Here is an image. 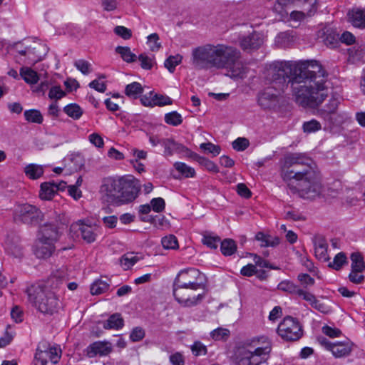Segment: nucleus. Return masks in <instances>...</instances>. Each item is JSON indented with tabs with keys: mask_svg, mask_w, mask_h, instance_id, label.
Masks as SVG:
<instances>
[{
	"mask_svg": "<svg viewBox=\"0 0 365 365\" xmlns=\"http://www.w3.org/2000/svg\"><path fill=\"white\" fill-rule=\"evenodd\" d=\"M220 249L224 255L230 256L236 252L237 245L233 240L225 239L221 242Z\"/></svg>",
	"mask_w": 365,
	"mask_h": 365,
	"instance_id": "72a5a7b5",
	"label": "nucleus"
},
{
	"mask_svg": "<svg viewBox=\"0 0 365 365\" xmlns=\"http://www.w3.org/2000/svg\"><path fill=\"white\" fill-rule=\"evenodd\" d=\"M314 252L316 257L321 260L327 261L329 259L327 256V243L322 237H316L314 241Z\"/></svg>",
	"mask_w": 365,
	"mask_h": 365,
	"instance_id": "4be33fe9",
	"label": "nucleus"
},
{
	"mask_svg": "<svg viewBox=\"0 0 365 365\" xmlns=\"http://www.w3.org/2000/svg\"><path fill=\"white\" fill-rule=\"evenodd\" d=\"M231 47L223 44H206L197 47L192 51L191 63L197 69L221 68L225 66L226 56L232 53Z\"/></svg>",
	"mask_w": 365,
	"mask_h": 365,
	"instance_id": "20e7f679",
	"label": "nucleus"
},
{
	"mask_svg": "<svg viewBox=\"0 0 365 365\" xmlns=\"http://www.w3.org/2000/svg\"><path fill=\"white\" fill-rule=\"evenodd\" d=\"M140 185L133 176L106 178L101 186L103 199L114 205L130 203L138 197Z\"/></svg>",
	"mask_w": 365,
	"mask_h": 365,
	"instance_id": "7ed1b4c3",
	"label": "nucleus"
},
{
	"mask_svg": "<svg viewBox=\"0 0 365 365\" xmlns=\"http://www.w3.org/2000/svg\"><path fill=\"white\" fill-rule=\"evenodd\" d=\"M200 148L212 154L214 156L219 155L221 151V148L219 145H215L212 143H202L200 144Z\"/></svg>",
	"mask_w": 365,
	"mask_h": 365,
	"instance_id": "6e6d98bb",
	"label": "nucleus"
},
{
	"mask_svg": "<svg viewBox=\"0 0 365 365\" xmlns=\"http://www.w3.org/2000/svg\"><path fill=\"white\" fill-rule=\"evenodd\" d=\"M281 91L278 88L273 86L267 88L258 96V104L263 109L270 108L274 106L277 98Z\"/></svg>",
	"mask_w": 365,
	"mask_h": 365,
	"instance_id": "2eb2a0df",
	"label": "nucleus"
},
{
	"mask_svg": "<svg viewBox=\"0 0 365 365\" xmlns=\"http://www.w3.org/2000/svg\"><path fill=\"white\" fill-rule=\"evenodd\" d=\"M182 59V56L180 55L170 56L165 61V67L170 73H173L175 67L181 63Z\"/></svg>",
	"mask_w": 365,
	"mask_h": 365,
	"instance_id": "37998d69",
	"label": "nucleus"
},
{
	"mask_svg": "<svg viewBox=\"0 0 365 365\" xmlns=\"http://www.w3.org/2000/svg\"><path fill=\"white\" fill-rule=\"evenodd\" d=\"M249 145V140L245 138H238L232 142V148L237 151L245 150Z\"/></svg>",
	"mask_w": 365,
	"mask_h": 365,
	"instance_id": "13d9d810",
	"label": "nucleus"
},
{
	"mask_svg": "<svg viewBox=\"0 0 365 365\" xmlns=\"http://www.w3.org/2000/svg\"><path fill=\"white\" fill-rule=\"evenodd\" d=\"M65 92L61 88L60 86H53L48 92V97L51 99L58 100L65 96Z\"/></svg>",
	"mask_w": 365,
	"mask_h": 365,
	"instance_id": "69168bd1",
	"label": "nucleus"
},
{
	"mask_svg": "<svg viewBox=\"0 0 365 365\" xmlns=\"http://www.w3.org/2000/svg\"><path fill=\"white\" fill-rule=\"evenodd\" d=\"M205 289L173 285V293L175 300L184 307L200 304L205 297Z\"/></svg>",
	"mask_w": 365,
	"mask_h": 365,
	"instance_id": "0eeeda50",
	"label": "nucleus"
},
{
	"mask_svg": "<svg viewBox=\"0 0 365 365\" xmlns=\"http://www.w3.org/2000/svg\"><path fill=\"white\" fill-rule=\"evenodd\" d=\"M74 66L84 75H88L91 72V64L86 60H77L74 62Z\"/></svg>",
	"mask_w": 365,
	"mask_h": 365,
	"instance_id": "09e8293b",
	"label": "nucleus"
},
{
	"mask_svg": "<svg viewBox=\"0 0 365 365\" xmlns=\"http://www.w3.org/2000/svg\"><path fill=\"white\" fill-rule=\"evenodd\" d=\"M192 158L197 160L200 164L203 165L209 171H212L214 173H217L219 171L217 165L215 164L212 161H211L205 158L200 157L195 153H193Z\"/></svg>",
	"mask_w": 365,
	"mask_h": 365,
	"instance_id": "79ce46f5",
	"label": "nucleus"
},
{
	"mask_svg": "<svg viewBox=\"0 0 365 365\" xmlns=\"http://www.w3.org/2000/svg\"><path fill=\"white\" fill-rule=\"evenodd\" d=\"M139 257L133 252H128L123 255L120 260L121 266L124 269H128L133 267L138 261Z\"/></svg>",
	"mask_w": 365,
	"mask_h": 365,
	"instance_id": "473e14b6",
	"label": "nucleus"
},
{
	"mask_svg": "<svg viewBox=\"0 0 365 365\" xmlns=\"http://www.w3.org/2000/svg\"><path fill=\"white\" fill-rule=\"evenodd\" d=\"M24 117L29 123L41 124L43 122V115L39 110L36 109L25 110Z\"/></svg>",
	"mask_w": 365,
	"mask_h": 365,
	"instance_id": "f704fd0d",
	"label": "nucleus"
},
{
	"mask_svg": "<svg viewBox=\"0 0 365 365\" xmlns=\"http://www.w3.org/2000/svg\"><path fill=\"white\" fill-rule=\"evenodd\" d=\"M277 333L284 340L294 341L302 336L303 330L297 319L288 316L284 317L278 325Z\"/></svg>",
	"mask_w": 365,
	"mask_h": 365,
	"instance_id": "9b49d317",
	"label": "nucleus"
},
{
	"mask_svg": "<svg viewBox=\"0 0 365 365\" xmlns=\"http://www.w3.org/2000/svg\"><path fill=\"white\" fill-rule=\"evenodd\" d=\"M43 352L53 364H56L61 358V350L58 347H50Z\"/></svg>",
	"mask_w": 365,
	"mask_h": 365,
	"instance_id": "8fccbe9b",
	"label": "nucleus"
},
{
	"mask_svg": "<svg viewBox=\"0 0 365 365\" xmlns=\"http://www.w3.org/2000/svg\"><path fill=\"white\" fill-rule=\"evenodd\" d=\"M27 293L29 302L44 314L52 315L61 307L58 297L47 285L31 286Z\"/></svg>",
	"mask_w": 365,
	"mask_h": 365,
	"instance_id": "423d86ee",
	"label": "nucleus"
},
{
	"mask_svg": "<svg viewBox=\"0 0 365 365\" xmlns=\"http://www.w3.org/2000/svg\"><path fill=\"white\" fill-rule=\"evenodd\" d=\"M43 218L44 215L39 208L28 203L19 205L14 212L15 221L30 225H38Z\"/></svg>",
	"mask_w": 365,
	"mask_h": 365,
	"instance_id": "9d476101",
	"label": "nucleus"
},
{
	"mask_svg": "<svg viewBox=\"0 0 365 365\" xmlns=\"http://www.w3.org/2000/svg\"><path fill=\"white\" fill-rule=\"evenodd\" d=\"M153 101L155 106H164L166 105H171L173 103L170 97L161 94L153 95Z\"/></svg>",
	"mask_w": 365,
	"mask_h": 365,
	"instance_id": "864d4df0",
	"label": "nucleus"
},
{
	"mask_svg": "<svg viewBox=\"0 0 365 365\" xmlns=\"http://www.w3.org/2000/svg\"><path fill=\"white\" fill-rule=\"evenodd\" d=\"M115 51L117 53L120 54L123 60L127 63H133L136 61V55L133 53L128 46H117Z\"/></svg>",
	"mask_w": 365,
	"mask_h": 365,
	"instance_id": "c756f323",
	"label": "nucleus"
},
{
	"mask_svg": "<svg viewBox=\"0 0 365 365\" xmlns=\"http://www.w3.org/2000/svg\"><path fill=\"white\" fill-rule=\"evenodd\" d=\"M174 167L176 170L185 178H193L195 175L194 168L187 165L184 163L177 162L174 164Z\"/></svg>",
	"mask_w": 365,
	"mask_h": 365,
	"instance_id": "e433bc0d",
	"label": "nucleus"
},
{
	"mask_svg": "<svg viewBox=\"0 0 365 365\" xmlns=\"http://www.w3.org/2000/svg\"><path fill=\"white\" fill-rule=\"evenodd\" d=\"M255 239L261 242L262 247H275L279 244L278 237L266 235L262 232L257 233Z\"/></svg>",
	"mask_w": 365,
	"mask_h": 365,
	"instance_id": "393cba45",
	"label": "nucleus"
},
{
	"mask_svg": "<svg viewBox=\"0 0 365 365\" xmlns=\"http://www.w3.org/2000/svg\"><path fill=\"white\" fill-rule=\"evenodd\" d=\"M361 271L351 270L349 274V279L354 284H361L364 280V276L361 274Z\"/></svg>",
	"mask_w": 365,
	"mask_h": 365,
	"instance_id": "774afa93",
	"label": "nucleus"
},
{
	"mask_svg": "<svg viewBox=\"0 0 365 365\" xmlns=\"http://www.w3.org/2000/svg\"><path fill=\"white\" fill-rule=\"evenodd\" d=\"M278 289L282 290L283 292H289L290 294H298V291H299L300 288H299L296 284H294L292 282L289 280H284L281 282L278 286Z\"/></svg>",
	"mask_w": 365,
	"mask_h": 365,
	"instance_id": "a19ab883",
	"label": "nucleus"
},
{
	"mask_svg": "<svg viewBox=\"0 0 365 365\" xmlns=\"http://www.w3.org/2000/svg\"><path fill=\"white\" fill-rule=\"evenodd\" d=\"M211 336L215 340H222L226 339L230 335V331L224 328H217L211 333Z\"/></svg>",
	"mask_w": 365,
	"mask_h": 365,
	"instance_id": "4d7b16f0",
	"label": "nucleus"
},
{
	"mask_svg": "<svg viewBox=\"0 0 365 365\" xmlns=\"http://www.w3.org/2000/svg\"><path fill=\"white\" fill-rule=\"evenodd\" d=\"M220 241V237L217 236L205 235L202 239L203 244L211 249H216Z\"/></svg>",
	"mask_w": 365,
	"mask_h": 365,
	"instance_id": "052dcab7",
	"label": "nucleus"
},
{
	"mask_svg": "<svg viewBox=\"0 0 365 365\" xmlns=\"http://www.w3.org/2000/svg\"><path fill=\"white\" fill-rule=\"evenodd\" d=\"M239 43L241 48L246 51L258 49L263 43V38L260 34L252 32L247 36L240 38Z\"/></svg>",
	"mask_w": 365,
	"mask_h": 365,
	"instance_id": "f3484780",
	"label": "nucleus"
},
{
	"mask_svg": "<svg viewBox=\"0 0 365 365\" xmlns=\"http://www.w3.org/2000/svg\"><path fill=\"white\" fill-rule=\"evenodd\" d=\"M143 92V88L138 82H133L126 86L125 93L130 98L136 99Z\"/></svg>",
	"mask_w": 365,
	"mask_h": 365,
	"instance_id": "cd10ccee",
	"label": "nucleus"
},
{
	"mask_svg": "<svg viewBox=\"0 0 365 365\" xmlns=\"http://www.w3.org/2000/svg\"><path fill=\"white\" fill-rule=\"evenodd\" d=\"M349 53L350 58H351L354 61H359L364 56L365 49L361 46H354L349 49Z\"/></svg>",
	"mask_w": 365,
	"mask_h": 365,
	"instance_id": "603ef678",
	"label": "nucleus"
},
{
	"mask_svg": "<svg viewBox=\"0 0 365 365\" xmlns=\"http://www.w3.org/2000/svg\"><path fill=\"white\" fill-rule=\"evenodd\" d=\"M302 129L307 133H315L322 129V125L318 120L312 119L304 122Z\"/></svg>",
	"mask_w": 365,
	"mask_h": 365,
	"instance_id": "ea45409f",
	"label": "nucleus"
},
{
	"mask_svg": "<svg viewBox=\"0 0 365 365\" xmlns=\"http://www.w3.org/2000/svg\"><path fill=\"white\" fill-rule=\"evenodd\" d=\"M165 155H173L174 153L182 154L187 157H192L193 153L183 145L175 142L171 138H165L162 142Z\"/></svg>",
	"mask_w": 365,
	"mask_h": 365,
	"instance_id": "dca6fc26",
	"label": "nucleus"
},
{
	"mask_svg": "<svg viewBox=\"0 0 365 365\" xmlns=\"http://www.w3.org/2000/svg\"><path fill=\"white\" fill-rule=\"evenodd\" d=\"M72 163H73V165H68V170L72 172H77L81 170L82 166L83 165V160L81 156L76 155L71 158Z\"/></svg>",
	"mask_w": 365,
	"mask_h": 365,
	"instance_id": "0e129e2a",
	"label": "nucleus"
},
{
	"mask_svg": "<svg viewBox=\"0 0 365 365\" xmlns=\"http://www.w3.org/2000/svg\"><path fill=\"white\" fill-rule=\"evenodd\" d=\"M101 78H104L105 77L104 76H102L98 79L92 81L89 83V86L90 88H93L98 92L104 93L106 90V85L104 82L100 81Z\"/></svg>",
	"mask_w": 365,
	"mask_h": 365,
	"instance_id": "338daca9",
	"label": "nucleus"
},
{
	"mask_svg": "<svg viewBox=\"0 0 365 365\" xmlns=\"http://www.w3.org/2000/svg\"><path fill=\"white\" fill-rule=\"evenodd\" d=\"M341 99L339 94H333L329 102L322 108L318 110V115L329 125L342 123L345 119V115L338 111Z\"/></svg>",
	"mask_w": 365,
	"mask_h": 365,
	"instance_id": "1a4fd4ad",
	"label": "nucleus"
},
{
	"mask_svg": "<svg viewBox=\"0 0 365 365\" xmlns=\"http://www.w3.org/2000/svg\"><path fill=\"white\" fill-rule=\"evenodd\" d=\"M123 327V319L119 314H113L104 323L106 329H120Z\"/></svg>",
	"mask_w": 365,
	"mask_h": 365,
	"instance_id": "bb28decb",
	"label": "nucleus"
},
{
	"mask_svg": "<svg viewBox=\"0 0 365 365\" xmlns=\"http://www.w3.org/2000/svg\"><path fill=\"white\" fill-rule=\"evenodd\" d=\"M113 351L112 344L106 341H98L90 344L86 349V354L93 358L97 356H106Z\"/></svg>",
	"mask_w": 365,
	"mask_h": 365,
	"instance_id": "a211bd4d",
	"label": "nucleus"
},
{
	"mask_svg": "<svg viewBox=\"0 0 365 365\" xmlns=\"http://www.w3.org/2000/svg\"><path fill=\"white\" fill-rule=\"evenodd\" d=\"M63 111L74 120L79 119L83 115L82 108L76 103H71L63 108Z\"/></svg>",
	"mask_w": 365,
	"mask_h": 365,
	"instance_id": "2f4dec72",
	"label": "nucleus"
},
{
	"mask_svg": "<svg viewBox=\"0 0 365 365\" xmlns=\"http://www.w3.org/2000/svg\"><path fill=\"white\" fill-rule=\"evenodd\" d=\"M161 244L163 248L166 250H177L179 247L178 240L173 235H169L163 237Z\"/></svg>",
	"mask_w": 365,
	"mask_h": 365,
	"instance_id": "58836bf2",
	"label": "nucleus"
},
{
	"mask_svg": "<svg viewBox=\"0 0 365 365\" xmlns=\"http://www.w3.org/2000/svg\"><path fill=\"white\" fill-rule=\"evenodd\" d=\"M165 121L169 125L177 126L182 123V118L180 113L176 111H173L165 114Z\"/></svg>",
	"mask_w": 365,
	"mask_h": 365,
	"instance_id": "c03bdc74",
	"label": "nucleus"
},
{
	"mask_svg": "<svg viewBox=\"0 0 365 365\" xmlns=\"http://www.w3.org/2000/svg\"><path fill=\"white\" fill-rule=\"evenodd\" d=\"M25 173L30 179L36 180L41 178L43 174V168L36 164H29L25 168Z\"/></svg>",
	"mask_w": 365,
	"mask_h": 365,
	"instance_id": "c85d7f7f",
	"label": "nucleus"
},
{
	"mask_svg": "<svg viewBox=\"0 0 365 365\" xmlns=\"http://www.w3.org/2000/svg\"><path fill=\"white\" fill-rule=\"evenodd\" d=\"M351 270L363 272L365 269V262L361 254L354 252L351 255Z\"/></svg>",
	"mask_w": 365,
	"mask_h": 365,
	"instance_id": "7c9ffc66",
	"label": "nucleus"
},
{
	"mask_svg": "<svg viewBox=\"0 0 365 365\" xmlns=\"http://www.w3.org/2000/svg\"><path fill=\"white\" fill-rule=\"evenodd\" d=\"M192 354L196 356H204L207 354V347L200 341H195L191 346Z\"/></svg>",
	"mask_w": 365,
	"mask_h": 365,
	"instance_id": "5fc2aeb1",
	"label": "nucleus"
},
{
	"mask_svg": "<svg viewBox=\"0 0 365 365\" xmlns=\"http://www.w3.org/2000/svg\"><path fill=\"white\" fill-rule=\"evenodd\" d=\"M56 193V182H45L41 183L39 197L42 200H50Z\"/></svg>",
	"mask_w": 365,
	"mask_h": 365,
	"instance_id": "b1692460",
	"label": "nucleus"
},
{
	"mask_svg": "<svg viewBox=\"0 0 365 365\" xmlns=\"http://www.w3.org/2000/svg\"><path fill=\"white\" fill-rule=\"evenodd\" d=\"M109 284L106 281L101 279L96 280L91 284V293L93 295L103 294L109 289Z\"/></svg>",
	"mask_w": 365,
	"mask_h": 365,
	"instance_id": "c9c22d12",
	"label": "nucleus"
},
{
	"mask_svg": "<svg viewBox=\"0 0 365 365\" xmlns=\"http://www.w3.org/2000/svg\"><path fill=\"white\" fill-rule=\"evenodd\" d=\"M173 285L205 289V275L195 268L185 269L178 272L175 278Z\"/></svg>",
	"mask_w": 365,
	"mask_h": 365,
	"instance_id": "6e6552de",
	"label": "nucleus"
},
{
	"mask_svg": "<svg viewBox=\"0 0 365 365\" xmlns=\"http://www.w3.org/2000/svg\"><path fill=\"white\" fill-rule=\"evenodd\" d=\"M345 263H346L345 254L339 252L334 257L333 262L329 264V267L335 270H339Z\"/></svg>",
	"mask_w": 365,
	"mask_h": 365,
	"instance_id": "de8ad7c7",
	"label": "nucleus"
},
{
	"mask_svg": "<svg viewBox=\"0 0 365 365\" xmlns=\"http://www.w3.org/2000/svg\"><path fill=\"white\" fill-rule=\"evenodd\" d=\"M114 33L125 40H128L132 36L131 30L123 26H115L114 28Z\"/></svg>",
	"mask_w": 365,
	"mask_h": 365,
	"instance_id": "bf43d9fd",
	"label": "nucleus"
},
{
	"mask_svg": "<svg viewBox=\"0 0 365 365\" xmlns=\"http://www.w3.org/2000/svg\"><path fill=\"white\" fill-rule=\"evenodd\" d=\"M58 237L56 225L52 223H45L39 227L38 239L54 243Z\"/></svg>",
	"mask_w": 365,
	"mask_h": 365,
	"instance_id": "412c9836",
	"label": "nucleus"
},
{
	"mask_svg": "<svg viewBox=\"0 0 365 365\" xmlns=\"http://www.w3.org/2000/svg\"><path fill=\"white\" fill-rule=\"evenodd\" d=\"M348 16L353 26L365 28V10L353 9L349 11Z\"/></svg>",
	"mask_w": 365,
	"mask_h": 365,
	"instance_id": "5701e85b",
	"label": "nucleus"
},
{
	"mask_svg": "<svg viewBox=\"0 0 365 365\" xmlns=\"http://www.w3.org/2000/svg\"><path fill=\"white\" fill-rule=\"evenodd\" d=\"M150 205L155 212H160L164 210L165 202L162 197H156L151 200Z\"/></svg>",
	"mask_w": 365,
	"mask_h": 365,
	"instance_id": "680f3d73",
	"label": "nucleus"
},
{
	"mask_svg": "<svg viewBox=\"0 0 365 365\" xmlns=\"http://www.w3.org/2000/svg\"><path fill=\"white\" fill-rule=\"evenodd\" d=\"M293 41V36L287 32L281 33L276 38L277 43L282 47L289 46Z\"/></svg>",
	"mask_w": 365,
	"mask_h": 365,
	"instance_id": "a18cd8bd",
	"label": "nucleus"
},
{
	"mask_svg": "<svg viewBox=\"0 0 365 365\" xmlns=\"http://www.w3.org/2000/svg\"><path fill=\"white\" fill-rule=\"evenodd\" d=\"M302 1L303 6V11H292L290 14L291 20L298 22L302 21L306 16H309L304 10V8H310L309 4L307 2H305L304 0H302Z\"/></svg>",
	"mask_w": 365,
	"mask_h": 365,
	"instance_id": "49530a36",
	"label": "nucleus"
},
{
	"mask_svg": "<svg viewBox=\"0 0 365 365\" xmlns=\"http://www.w3.org/2000/svg\"><path fill=\"white\" fill-rule=\"evenodd\" d=\"M138 58L140 62L141 68L145 70H150L155 64L154 56H150L146 53H143L140 54Z\"/></svg>",
	"mask_w": 365,
	"mask_h": 365,
	"instance_id": "4c0bfd02",
	"label": "nucleus"
},
{
	"mask_svg": "<svg viewBox=\"0 0 365 365\" xmlns=\"http://www.w3.org/2000/svg\"><path fill=\"white\" fill-rule=\"evenodd\" d=\"M77 226L78 227L81 237L84 241L87 243H92L96 241L98 234V227L96 225L84 223H76L72 225L73 227Z\"/></svg>",
	"mask_w": 365,
	"mask_h": 365,
	"instance_id": "6ab92c4d",
	"label": "nucleus"
},
{
	"mask_svg": "<svg viewBox=\"0 0 365 365\" xmlns=\"http://www.w3.org/2000/svg\"><path fill=\"white\" fill-rule=\"evenodd\" d=\"M272 344L267 336L252 339L239 349L237 355V365H260L269 358Z\"/></svg>",
	"mask_w": 365,
	"mask_h": 365,
	"instance_id": "39448f33",
	"label": "nucleus"
},
{
	"mask_svg": "<svg viewBox=\"0 0 365 365\" xmlns=\"http://www.w3.org/2000/svg\"><path fill=\"white\" fill-rule=\"evenodd\" d=\"M46 52L47 48L43 44L36 41L29 43V41H26L24 49L19 50L20 55L27 57L28 63H35L41 61Z\"/></svg>",
	"mask_w": 365,
	"mask_h": 365,
	"instance_id": "4468645a",
	"label": "nucleus"
},
{
	"mask_svg": "<svg viewBox=\"0 0 365 365\" xmlns=\"http://www.w3.org/2000/svg\"><path fill=\"white\" fill-rule=\"evenodd\" d=\"M282 177L294 192L307 199L321 194V175L314 161L303 153H289L284 157Z\"/></svg>",
	"mask_w": 365,
	"mask_h": 365,
	"instance_id": "f03ea898",
	"label": "nucleus"
},
{
	"mask_svg": "<svg viewBox=\"0 0 365 365\" xmlns=\"http://www.w3.org/2000/svg\"><path fill=\"white\" fill-rule=\"evenodd\" d=\"M318 341L336 358L346 357L352 351L353 344L349 340L332 343L324 337H320Z\"/></svg>",
	"mask_w": 365,
	"mask_h": 365,
	"instance_id": "ddd939ff",
	"label": "nucleus"
},
{
	"mask_svg": "<svg viewBox=\"0 0 365 365\" xmlns=\"http://www.w3.org/2000/svg\"><path fill=\"white\" fill-rule=\"evenodd\" d=\"M312 307L323 314H328L331 312V307L327 303L320 302L317 299H316L314 302Z\"/></svg>",
	"mask_w": 365,
	"mask_h": 365,
	"instance_id": "e2e57ef3",
	"label": "nucleus"
},
{
	"mask_svg": "<svg viewBox=\"0 0 365 365\" xmlns=\"http://www.w3.org/2000/svg\"><path fill=\"white\" fill-rule=\"evenodd\" d=\"M267 73L279 91L290 83L296 102L302 107L317 106L328 96L327 75L317 61H277Z\"/></svg>",
	"mask_w": 365,
	"mask_h": 365,
	"instance_id": "f257e3e1",
	"label": "nucleus"
},
{
	"mask_svg": "<svg viewBox=\"0 0 365 365\" xmlns=\"http://www.w3.org/2000/svg\"><path fill=\"white\" fill-rule=\"evenodd\" d=\"M148 43L150 45V49L152 51H157L161 48V43L159 42V36L153 33L148 36Z\"/></svg>",
	"mask_w": 365,
	"mask_h": 365,
	"instance_id": "3c124183",
	"label": "nucleus"
},
{
	"mask_svg": "<svg viewBox=\"0 0 365 365\" xmlns=\"http://www.w3.org/2000/svg\"><path fill=\"white\" fill-rule=\"evenodd\" d=\"M231 55H227L224 60L225 66L227 71V75L232 78H243L247 73V68L240 61V52L235 48L231 47Z\"/></svg>",
	"mask_w": 365,
	"mask_h": 365,
	"instance_id": "f8f14e48",
	"label": "nucleus"
},
{
	"mask_svg": "<svg viewBox=\"0 0 365 365\" xmlns=\"http://www.w3.org/2000/svg\"><path fill=\"white\" fill-rule=\"evenodd\" d=\"M54 249V243L38 239L34 247V252L38 258L46 259L51 256Z\"/></svg>",
	"mask_w": 365,
	"mask_h": 365,
	"instance_id": "aec40b11",
	"label": "nucleus"
},
{
	"mask_svg": "<svg viewBox=\"0 0 365 365\" xmlns=\"http://www.w3.org/2000/svg\"><path fill=\"white\" fill-rule=\"evenodd\" d=\"M20 76L29 84H36L39 80L38 73L29 67H22L20 69Z\"/></svg>",
	"mask_w": 365,
	"mask_h": 365,
	"instance_id": "a878e982",
	"label": "nucleus"
}]
</instances>
